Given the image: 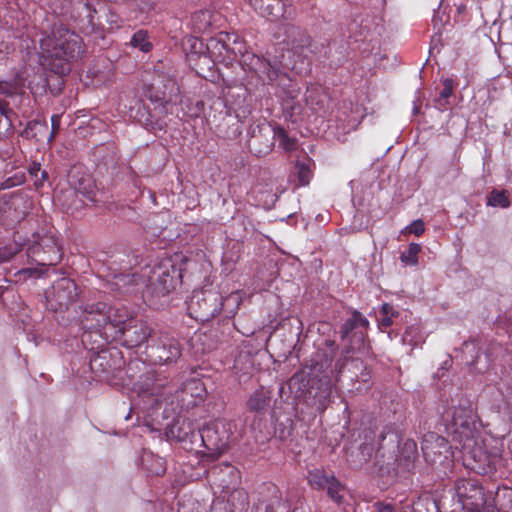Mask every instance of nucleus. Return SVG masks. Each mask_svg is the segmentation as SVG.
Returning a JSON list of instances; mask_svg holds the SVG:
<instances>
[{
  "label": "nucleus",
  "mask_w": 512,
  "mask_h": 512,
  "mask_svg": "<svg viewBox=\"0 0 512 512\" xmlns=\"http://www.w3.org/2000/svg\"><path fill=\"white\" fill-rule=\"evenodd\" d=\"M115 326V341H119L127 348H136L153 338V329L147 321L128 317L126 313L118 310L117 316L113 319Z\"/></svg>",
  "instance_id": "1a4fd4ad"
},
{
  "label": "nucleus",
  "mask_w": 512,
  "mask_h": 512,
  "mask_svg": "<svg viewBox=\"0 0 512 512\" xmlns=\"http://www.w3.org/2000/svg\"><path fill=\"white\" fill-rule=\"evenodd\" d=\"M325 348H319L310 358L305 360L308 364H311L314 369H331L333 359L338 351V344L331 339L324 341Z\"/></svg>",
  "instance_id": "c756f323"
},
{
  "label": "nucleus",
  "mask_w": 512,
  "mask_h": 512,
  "mask_svg": "<svg viewBox=\"0 0 512 512\" xmlns=\"http://www.w3.org/2000/svg\"><path fill=\"white\" fill-rule=\"evenodd\" d=\"M380 315H389L393 318L398 317L399 312L394 309L392 304L384 303L381 306Z\"/></svg>",
  "instance_id": "338daca9"
},
{
  "label": "nucleus",
  "mask_w": 512,
  "mask_h": 512,
  "mask_svg": "<svg viewBox=\"0 0 512 512\" xmlns=\"http://www.w3.org/2000/svg\"><path fill=\"white\" fill-rule=\"evenodd\" d=\"M278 139L280 145L286 151H292L296 148V141L290 138L284 128L277 126L275 127V140Z\"/></svg>",
  "instance_id": "603ef678"
},
{
  "label": "nucleus",
  "mask_w": 512,
  "mask_h": 512,
  "mask_svg": "<svg viewBox=\"0 0 512 512\" xmlns=\"http://www.w3.org/2000/svg\"><path fill=\"white\" fill-rule=\"evenodd\" d=\"M448 449L447 440L435 433L426 435L421 442L423 457L425 461L430 464L437 462Z\"/></svg>",
  "instance_id": "bb28decb"
},
{
  "label": "nucleus",
  "mask_w": 512,
  "mask_h": 512,
  "mask_svg": "<svg viewBox=\"0 0 512 512\" xmlns=\"http://www.w3.org/2000/svg\"><path fill=\"white\" fill-rule=\"evenodd\" d=\"M247 146L257 157L268 155L275 144V127L266 121L253 123L249 126Z\"/></svg>",
  "instance_id": "f3484780"
},
{
  "label": "nucleus",
  "mask_w": 512,
  "mask_h": 512,
  "mask_svg": "<svg viewBox=\"0 0 512 512\" xmlns=\"http://www.w3.org/2000/svg\"><path fill=\"white\" fill-rule=\"evenodd\" d=\"M78 193H81L87 200L94 202L95 201V193L92 189H88L87 187H79L76 190L70 191L67 195L68 198H75L78 196Z\"/></svg>",
  "instance_id": "052dcab7"
},
{
  "label": "nucleus",
  "mask_w": 512,
  "mask_h": 512,
  "mask_svg": "<svg viewBox=\"0 0 512 512\" xmlns=\"http://www.w3.org/2000/svg\"><path fill=\"white\" fill-rule=\"evenodd\" d=\"M325 487L327 488V494L329 495V497L335 501L340 502V500L342 499V496L339 494L341 485L333 475L331 476L329 483H327Z\"/></svg>",
  "instance_id": "4d7b16f0"
},
{
  "label": "nucleus",
  "mask_w": 512,
  "mask_h": 512,
  "mask_svg": "<svg viewBox=\"0 0 512 512\" xmlns=\"http://www.w3.org/2000/svg\"><path fill=\"white\" fill-rule=\"evenodd\" d=\"M147 369L146 364L140 360L130 361L127 366L124 365L123 367L122 382L124 381V376H126L133 385V383L138 380L139 375Z\"/></svg>",
  "instance_id": "79ce46f5"
},
{
  "label": "nucleus",
  "mask_w": 512,
  "mask_h": 512,
  "mask_svg": "<svg viewBox=\"0 0 512 512\" xmlns=\"http://www.w3.org/2000/svg\"><path fill=\"white\" fill-rule=\"evenodd\" d=\"M465 461L467 468L480 475L490 474L496 470L495 456L481 447L471 449L469 455L465 457Z\"/></svg>",
  "instance_id": "a878e982"
},
{
  "label": "nucleus",
  "mask_w": 512,
  "mask_h": 512,
  "mask_svg": "<svg viewBox=\"0 0 512 512\" xmlns=\"http://www.w3.org/2000/svg\"><path fill=\"white\" fill-rule=\"evenodd\" d=\"M189 262L182 254L161 259L150 271L146 292L154 297L168 295L182 282L184 266Z\"/></svg>",
  "instance_id": "39448f33"
},
{
  "label": "nucleus",
  "mask_w": 512,
  "mask_h": 512,
  "mask_svg": "<svg viewBox=\"0 0 512 512\" xmlns=\"http://www.w3.org/2000/svg\"><path fill=\"white\" fill-rule=\"evenodd\" d=\"M282 106L285 118L291 120L292 122H296L295 117L299 116L303 110L301 103L296 101L294 98H288L284 100Z\"/></svg>",
  "instance_id": "09e8293b"
},
{
  "label": "nucleus",
  "mask_w": 512,
  "mask_h": 512,
  "mask_svg": "<svg viewBox=\"0 0 512 512\" xmlns=\"http://www.w3.org/2000/svg\"><path fill=\"white\" fill-rule=\"evenodd\" d=\"M178 92L176 82L164 75H157L151 83L143 86L145 97L154 104V110L162 115H168V105L171 104L173 95Z\"/></svg>",
  "instance_id": "ddd939ff"
},
{
  "label": "nucleus",
  "mask_w": 512,
  "mask_h": 512,
  "mask_svg": "<svg viewBox=\"0 0 512 512\" xmlns=\"http://www.w3.org/2000/svg\"><path fill=\"white\" fill-rule=\"evenodd\" d=\"M130 44L144 53L150 52L153 48L152 43L149 41L148 32L143 29L136 31L132 35Z\"/></svg>",
  "instance_id": "c03bdc74"
},
{
  "label": "nucleus",
  "mask_w": 512,
  "mask_h": 512,
  "mask_svg": "<svg viewBox=\"0 0 512 512\" xmlns=\"http://www.w3.org/2000/svg\"><path fill=\"white\" fill-rule=\"evenodd\" d=\"M271 421L274 423L273 431L269 439L274 436L281 441H285L292 436L294 430V421L291 418H285L284 421H279L275 418V413H271Z\"/></svg>",
  "instance_id": "c9c22d12"
},
{
  "label": "nucleus",
  "mask_w": 512,
  "mask_h": 512,
  "mask_svg": "<svg viewBox=\"0 0 512 512\" xmlns=\"http://www.w3.org/2000/svg\"><path fill=\"white\" fill-rule=\"evenodd\" d=\"M487 205L492 207L508 208L511 205V202L507 191L493 189L487 197Z\"/></svg>",
  "instance_id": "49530a36"
},
{
  "label": "nucleus",
  "mask_w": 512,
  "mask_h": 512,
  "mask_svg": "<svg viewBox=\"0 0 512 512\" xmlns=\"http://www.w3.org/2000/svg\"><path fill=\"white\" fill-rule=\"evenodd\" d=\"M51 73L46 77V85L52 95L56 96L62 92L64 81L63 76H66L71 71V65L67 62L50 63Z\"/></svg>",
  "instance_id": "2f4dec72"
},
{
  "label": "nucleus",
  "mask_w": 512,
  "mask_h": 512,
  "mask_svg": "<svg viewBox=\"0 0 512 512\" xmlns=\"http://www.w3.org/2000/svg\"><path fill=\"white\" fill-rule=\"evenodd\" d=\"M374 446L371 443L364 442L358 447L357 460H353L354 466L357 468L362 467L372 458Z\"/></svg>",
  "instance_id": "8fccbe9b"
},
{
  "label": "nucleus",
  "mask_w": 512,
  "mask_h": 512,
  "mask_svg": "<svg viewBox=\"0 0 512 512\" xmlns=\"http://www.w3.org/2000/svg\"><path fill=\"white\" fill-rule=\"evenodd\" d=\"M455 491L466 512H470L473 506H482L485 504L483 487L476 479L462 478L456 480Z\"/></svg>",
  "instance_id": "4be33fe9"
},
{
  "label": "nucleus",
  "mask_w": 512,
  "mask_h": 512,
  "mask_svg": "<svg viewBox=\"0 0 512 512\" xmlns=\"http://www.w3.org/2000/svg\"><path fill=\"white\" fill-rule=\"evenodd\" d=\"M24 182H25V175L24 174H22V173L21 174H15L14 176L7 178L2 183V188L3 189H9V188H12V187H15V186L22 185Z\"/></svg>",
  "instance_id": "bf43d9fd"
},
{
  "label": "nucleus",
  "mask_w": 512,
  "mask_h": 512,
  "mask_svg": "<svg viewBox=\"0 0 512 512\" xmlns=\"http://www.w3.org/2000/svg\"><path fill=\"white\" fill-rule=\"evenodd\" d=\"M347 361L345 359H337L334 368L330 369L331 374L335 376L337 382H350V392H356L355 387L360 383V373H346Z\"/></svg>",
  "instance_id": "f704fd0d"
},
{
  "label": "nucleus",
  "mask_w": 512,
  "mask_h": 512,
  "mask_svg": "<svg viewBox=\"0 0 512 512\" xmlns=\"http://www.w3.org/2000/svg\"><path fill=\"white\" fill-rule=\"evenodd\" d=\"M421 246L417 243H410L408 249L400 255V260L406 265H416L418 263V254Z\"/></svg>",
  "instance_id": "3c124183"
},
{
  "label": "nucleus",
  "mask_w": 512,
  "mask_h": 512,
  "mask_svg": "<svg viewBox=\"0 0 512 512\" xmlns=\"http://www.w3.org/2000/svg\"><path fill=\"white\" fill-rule=\"evenodd\" d=\"M240 304L237 293H231L227 297L215 288H202L194 290L187 301V310L191 318L206 322L217 315H223L224 319H230Z\"/></svg>",
  "instance_id": "7ed1b4c3"
},
{
  "label": "nucleus",
  "mask_w": 512,
  "mask_h": 512,
  "mask_svg": "<svg viewBox=\"0 0 512 512\" xmlns=\"http://www.w3.org/2000/svg\"><path fill=\"white\" fill-rule=\"evenodd\" d=\"M406 231L408 233H413L416 236H420L425 231L424 222L421 219L414 220L409 226L406 227Z\"/></svg>",
  "instance_id": "680f3d73"
},
{
  "label": "nucleus",
  "mask_w": 512,
  "mask_h": 512,
  "mask_svg": "<svg viewBox=\"0 0 512 512\" xmlns=\"http://www.w3.org/2000/svg\"><path fill=\"white\" fill-rule=\"evenodd\" d=\"M201 426L196 420L179 416L167 426L165 434L169 440L180 443L189 452L200 453Z\"/></svg>",
  "instance_id": "9b49d317"
},
{
  "label": "nucleus",
  "mask_w": 512,
  "mask_h": 512,
  "mask_svg": "<svg viewBox=\"0 0 512 512\" xmlns=\"http://www.w3.org/2000/svg\"><path fill=\"white\" fill-rule=\"evenodd\" d=\"M400 436L391 428H384L378 436L376 457L379 459V465L386 461L385 458L395 455L396 450L399 449Z\"/></svg>",
  "instance_id": "c85d7f7f"
},
{
  "label": "nucleus",
  "mask_w": 512,
  "mask_h": 512,
  "mask_svg": "<svg viewBox=\"0 0 512 512\" xmlns=\"http://www.w3.org/2000/svg\"><path fill=\"white\" fill-rule=\"evenodd\" d=\"M494 503L497 512H512V489L503 488L498 490Z\"/></svg>",
  "instance_id": "a19ab883"
},
{
  "label": "nucleus",
  "mask_w": 512,
  "mask_h": 512,
  "mask_svg": "<svg viewBox=\"0 0 512 512\" xmlns=\"http://www.w3.org/2000/svg\"><path fill=\"white\" fill-rule=\"evenodd\" d=\"M369 321L357 310H353L339 328V336L343 344L341 356L368 358L373 355L367 339Z\"/></svg>",
  "instance_id": "423d86ee"
},
{
  "label": "nucleus",
  "mask_w": 512,
  "mask_h": 512,
  "mask_svg": "<svg viewBox=\"0 0 512 512\" xmlns=\"http://www.w3.org/2000/svg\"><path fill=\"white\" fill-rule=\"evenodd\" d=\"M232 437V424L224 419H216L204 425L200 430V448H205L203 457L218 459L229 448Z\"/></svg>",
  "instance_id": "6e6552de"
},
{
  "label": "nucleus",
  "mask_w": 512,
  "mask_h": 512,
  "mask_svg": "<svg viewBox=\"0 0 512 512\" xmlns=\"http://www.w3.org/2000/svg\"><path fill=\"white\" fill-rule=\"evenodd\" d=\"M249 5L262 17L277 19L285 13L284 0H246Z\"/></svg>",
  "instance_id": "7c9ffc66"
},
{
  "label": "nucleus",
  "mask_w": 512,
  "mask_h": 512,
  "mask_svg": "<svg viewBox=\"0 0 512 512\" xmlns=\"http://www.w3.org/2000/svg\"><path fill=\"white\" fill-rule=\"evenodd\" d=\"M130 111L131 116L149 131H161L167 126L165 121L167 115L158 114L155 110L152 112L142 101H138Z\"/></svg>",
  "instance_id": "393cba45"
},
{
  "label": "nucleus",
  "mask_w": 512,
  "mask_h": 512,
  "mask_svg": "<svg viewBox=\"0 0 512 512\" xmlns=\"http://www.w3.org/2000/svg\"><path fill=\"white\" fill-rule=\"evenodd\" d=\"M338 359H345L347 361L346 373H360L364 370V358L340 356Z\"/></svg>",
  "instance_id": "864d4df0"
},
{
  "label": "nucleus",
  "mask_w": 512,
  "mask_h": 512,
  "mask_svg": "<svg viewBox=\"0 0 512 512\" xmlns=\"http://www.w3.org/2000/svg\"><path fill=\"white\" fill-rule=\"evenodd\" d=\"M48 132L47 121L31 120L20 133V136L26 139L40 141Z\"/></svg>",
  "instance_id": "e433bc0d"
},
{
  "label": "nucleus",
  "mask_w": 512,
  "mask_h": 512,
  "mask_svg": "<svg viewBox=\"0 0 512 512\" xmlns=\"http://www.w3.org/2000/svg\"><path fill=\"white\" fill-rule=\"evenodd\" d=\"M330 369L317 370L308 362L302 364V371L295 373L287 382L289 393L311 407L315 412L323 413L332 402L334 384Z\"/></svg>",
  "instance_id": "f03ea898"
},
{
  "label": "nucleus",
  "mask_w": 512,
  "mask_h": 512,
  "mask_svg": "<svg viewBox=\"0 0 512 512\" xmlns=\"http://www.w3.org/2000/svg\"><path fill=\"white\" fill-rule=\"evenodd\" d=\"M206 50L214 55L215 59L222 57L221 61H238L243 70L254 74L263 83L271 84L280 75H286L287 70L295 69L285 60L283 49L275 54L267 52L266 56H259L246 49L245 43L236 35L220 32L217 37L210 38Z\"/></svg>",
  "instance_id": "f257e3e1"
},
{
  "label": "nucleus",
  "mask_w": 512,
  "mask_h": 512,
  "mask_svg": "<svg viewBox=\"0 0 512 512\" xmlns=\"http://www.w3.org/2000/svg\"><path fill=\"white\" fill-rule=\"evenodd\" d=\"M18 85L15 80H0V94L11 97L17 93Z\"/></svg>",
  "instance_id": "13d9d810"
},
{
  "label": "nucleus",
  "mask_w": 512,
  "mask_h": 512,
  "mask_svg": "<svg viewBox=\"0 0 512 512\" xmlns=\"http://www.w3.org/2000/svg\"><path fill=\"white\" fill-rule=\"evenodd\" d=\"M35 239L28 248L31 256H36V261L41 265H55L60 262V246L53 235H34Z\"/></svg>",
  "instance_id": "aec40b11"
},
{
  "label": "nucleus",
  "mask_w": 512,
  "mask_h": 512,
  "mask_svg": "<svg viewBox=\"0 0 512 512\" xmlns=\"http://www.w3.org/2000/svg\"><path fill=\"white\" fill-rule=\"evenodd\" d=\"M79 29L90 34L99 29V24L95 22L96 9L89 2H82L77 7Z\"/></svg>",
  "instance_id": "473e14b6"
},
{
  "label": "nucleus",
  "mask_w": 512,
  "mask_h": 512,
  "mask_svg": "<svg viewBox=\"0 0 512 512\" xmlns=\"http://www.w3.org/2000/svg\"><path fill=\"white\" fill-rule=\"evenodd\" d=\"M331 476L326 475L323 471L316 470L309 474V482L311 485L317 488H325L326 484L329 483Z\"/></svg>",
  "instance_id": "5fc2aeb1"
},
{
  "label": "nucleus",
  "mask_w": 512,
  "mask_h": 512,
  "mask_svg": "<svg viewBox=\"0 0 512 512\" xmlns=\"http://www.w3.org/2000/svg\"><path fill=\"white\" fill-rule=\"evenodd\" d=\"M183 51L186 54V61L192 54H200L206 50V45L197 37L189 36L184 38L182 42Z\"/></svg>",
  "instance_id": "37998d69"
},
{
  "label": "nucleus",
  "mask_w": 512,
  "mask_h": 512,
  "mask_svg": "<svg viewBox=\"0 0 512 512\" xmlns=\"http://www.w3.org/2000/svg\"><path fill=\"white\" fill-rule=\"evenodd\" d=\"M413 512H440L438 502L432 496L420 497L412 506Z\"/></svg>",
  "instance_id": "a18cd8bd"
},
{
  "label": "nucleus",
  "mask_w": 512,
  "mask_h": 512,
  "mask_svg": "<svg viewBox=\"0 0 512 512\" xmlns=\"http://www.w3.org/2000/svg\"><path fill=\"white\" fill-rule=\"evenodd\" d=\"M493 344L485 345L478 338L471 337L464 341L459 352L462 361L476 373H485L494 362Z\"/></svg>",
  "instance_id": "f8f14e48"
},
{
  "label": "nucleus",
  "mask_w": 512,
  "mask_h": 512,
  "mask_svg": "<svg viewBox=\"0 0 512 512\" xmlns=\"http://www.w3.org/2000/svg\"><path fill=\"white\" fill-rule=\"evenodd\" d=\"M81 310L80 325L83 330L95 329L113 324V319L116 318L118 310L116 308L108 307L104 302H97L79 306Z\"/></svg>",
  "instance_id": "6ab92c4d"
},
{
  "label": "nucleus",
  "mask_w": 512,
  "mask_h": 512,
  "mask_svg": "<svg viewBox=\"0 0 512 512\" xmlns=\"http://www.w3.org/2000/svg\"><path fill=\"white\" fill-rule=\"evenodd\" d=\"M373 512H396V507L391 503L376 502Z\"/></svg>",
  "instance_id": "0e129e2a"
},
{
  "label": "nucleus",
  "mask_w": 512,
  "mask_h": 512,
  "mask_svg": "<svg viewBox=\"0 0 512 512\" xmlns=\"http://www.w3.org/2000/svg\"><path fill=\"white\" fill-rule=\"evenodd\" d=\"M312 166H314V161L307 156L296 161L295 174L297 175L299 185L306 186L310 183L313 176Z\"/></svg>",
  "instance_id": "4c0bfd02"
},
{
  "label": "nucleus",
  "mask_w": 512,
  "mask_h": 512,
  "mask_svg": "<svg viewBox=\"0 0 512 512\" xmlns=\"http://www.w3.org/2000/svg\"><path fill=\"white\" fill-rule=\"evenodd\" d=\"M220 13L203 9L196 11L191 18V24L194 32L205 34L219 28L222 22Z\"/></svg>",
  "instance_id": "cd10ccee"
},
{
  "label": "nucleus",
  "mask_w": 512,
  "mask_h": 512,
  "mask_svg": "<svg viewBox=\"0 0 512 512\" xmlns=\"http://www.w3.org/2000/svg\"><path fill=\"white\" fill-rule=\"evenodd\" d=\"M125 360L116 347L106 348L90 355L89 367L98 381L111 386L122 384Z\"/></svg>",
  "instance_id": "0eeeda50"
},
{
  "label": "nucleus",
  "mask_w": 512,
  "mask_h": 512,
  "mask_svg": "<svg viewBox=\"0 0 512 512\" xmlns=\"http://www.w3.org/2000/svg\"><path fill=\"white\" fill-rule=\"evenodd\" d=\"M61 32L62 30L59 31L60 37L55 40L51 57L54 58L53 62H67L70 65L71 61L77 60L84 53L83 40L68 29Z\"/></svg>",
  "instance_id": "a211bd4d"
},
{
  "label": "nucleus",
  "mask_w": 512,
  "mask_h": 512,
  "mask_svg": "<svg viewBox=\"0 0 512 512\" xmlns=\"http://www.w3.org/2000/svg\"><path fill=\"white\" fill-rule=\"evenodd\" d=\"M273 36L278 44L292 49L308 48L311 44V37L304 29L288 22L279 23Z\"/></svg>",
  "instance_id": "412c9836"
},
{
  "label": "nucleus",
  "mask_w": 512,
  "mask_h": 512,
  "mask_svg": "<svg viewBox=\"0 0 512 512\" xmlns=\"http://www.w3.org/2000/svg\"><path fill=\"white\" fill-rule=\"evenodd\" d=\"M149 471L157 476L163 475L166 471V468L164 467V462L161 458L156 459V467L150 468Z\"/></svg>",
  "instance_id": "774afa93"
},
{
  "label": "nucleus",
  "mask_w": 512,
  "mask_h": 512,
  "mask_svg": "<svg viewBox=\"0 0 512 512\" xmlns=\"http://www.w3.org/2000/svg\"><path fill=\"white\" fill-rule=\"evenodd\" d=\"M276 401L273 391L269 387L260 386L249 394L245 402L246 411L254 415L252 429L261 434L259 441L262 443L269 440L271 435V428L263 424L262 421L268 414L271 416V413H274L273 408Z\"/></svg>",
  "instance_id": "9d476101"
},
{
  "label": "nucleus",
  "mask_w": 512,
  "mask_h": 512,
  "mask_svg": "<svg viewBox=\"0 0 512 512\" xmlns=\"http://www.w3.org/2000/svg\"><path fill=\"white\" fill-rule=\"evenodd\" d=\"M264 512H290L288 502L282 499L276 487L273 488L269 500L264 503Z\"/></svg>",
  "instance_id": "ea45409f"
},
{
  "label": "nucleus",
  "mask_w": 512,
  "mask_h": 512,
  "mask_svg": "<svg viewBox=\"0 0 512 512\" xmlns=\"http://www.w3.org/2000/svg\"><path fill=\"white\" fill-rule=\"evenodd\" d=\"M188 65L193 69L197 75L206 77V72H211L213 67L215 66L214 55L205 50L204 52L196 55L192 54L188 58Z\"/></svg>",
  "instance_id": "72a5a7b5"
},
{
  "label": "nucleus",
  "mask_w": 512,
  "mask_h": 512,
  "mask_svg": "<svg viewBox=\"0 0 512 512\" xmlns=\"http://www.w3.org/2000/svg\"><path fill=\"white\" fill-rule=\"evenodd\" d=\"M183 346L180 341L168 334H162L147 346V356L154 364L170 365L182 356Z\"/></svg>",
  "instance_id": "dca6fc26"
},
{
  "label": "nucleus",
  "mask_w": 512,
  "mask_h": 512,
  "mask_svg": "<svg viewBox=\"0 0 512 512\" xmlns=\"http://www.w3.org/2000/svg\"><path fill=\"white\" fill-rule=\"evenodd\" d=\"M79 295L80 289L74 280L61 278L45 294L47 309L53 312H62L76 302Z\"/></svg>",
  "instance_id": "2eb2a0df"
},
{
  "label": "nucleus",
  "mask_w": 512,
  "mask_h": 512,
  "mask_svg": "<svg viewBox=\"0 0 512 512\" xmlns=\"http://www.w3.org/2000/svg\"><path fill=\"white\" fill-rule=\"evenodd\" d=\"M480 420L475 403L465 395L459 397L445 417V429L453 441L463 443L473 441L479 433Z\"/></svg>",
  "instance_id": "20e7f679"
},
{
  "label": "nucleus",
  "mask_w": 512,
  "mask_h": 512,
  "mask_svg": "<svg viewBox=\"0 0 512 512\" xmlns=\"http://www.w3.org/2000/svg\"><path fill=\"white\" fill-rule=\"evenodd\" d=\"M418 457L417 443L412 439H407L395 455L387 457L379 467L381 476L396 478L400 472H409L414 467V462Z\"/></svg>",
  "instance_id": "4468645a"
},
{
  "label": "nucleus",
  "mask_w": 512,
  "mask_h": 512,
  "mask_svg": "<svg viewBox=\"0 0 512 512\" xmlns=\"http://www.w3.org/2000/svg\"><path fill=\"white\" fill-rule=\"evenodd\" d=\"M183 393L191 395L195 394L196 401L195 404H198L199 402H203L206 396V390L204 388V385L199 380H190L185 383Z\"/></svg>",
  "instance_id": "de8ad7c7"
},
{
  "label": "nucleus",
  "mask_w": 512,
  "mask_h": 512,
  "mask_svg": "<svg viewBox=\"0 0 512 512\" xmlns=\"http://www.w3.org/2000/svg\"><path fill=\"white\" fill-rule=\"evenodd\" d=\"M360 383L357 387H355V390L357 393H362L368 390L370 387V380H371V371L368 368V366L364 363V370L360 372L359 375Z\"/></svg>",
  "instance_id": "6e6d98bb"
},
{
  "label": "nucleus",
  "mask_w": 512,
  "mask_h": 512,
  "mask_svg": "<svg viewBox=\"0 0 512 512\" xmlns=\"http://www.w3.org/2000/svg\"><path fill=\"white\" fill-rule=\"evenodd\" d=\"M115 340V326H113V324H108L95 329L83 330L81 337V342L90 352V355L97 351L110 348L108 346L109 342Z\"/></svg>",
  "instance_id": "b1692460"
},
{
  "label": "nucleus",
  "mask_w": 512,
  "mask_h": 512,
  "mask_svg": "<svg viewBox=\"0 0 512 512\" xmlns=\"http://www.w3.org/2000/svg\"><path fill=\"white\" fill-rule=\"evenodd\" d=\"M14 50L13 46L7 42H0V64H5L11 52Z\"/></svg>",
  "instance_id": "e2e57ef3"
},
{
  "label": "nucleus",
  "mask_w": 512,
  "mask_h": 512,
  "mask_svg": "<svg viewBox=\"0 0 512 512\" xmlns=\"http://www.w3.org/2000/svg\"><path fill=\"white\" fill-rule=\"evenodd\" d=\"M170 381L163 373L148 368L141 373L138 380L133 383L134 388L143 396H162L165 394Z\"/></svg>",
  "instance_id": "5701e85b"
},
{
  "label": "nucleus",
  "mask_w": 512,
  "mask_h": 512,
  "mask_svg": "<svg viewBox=\"0 0 512 512\" xmlns=\"http://www.w3.org/2000/svg\"><path fill=\"white\" fill-rule=\"evenodd\" d=\"M441 83L443 88L440 90L438 96L435 98L436 105L439 109H446L449 104V98L452 96L453 91L457 84L452 78H442Z\"/></svg>",
  "instance_id": "58836bf2"
},
{
  "label": "nucleus",
  "mask_w": 512,
  "mask_h": 512,
  "mask_svg": "<svg viewBox=\"0 0 512 512\" xmlns=\"http://www.w3.org/2000/svg\"><path fill=\"white\" fill-rule=\"evenodd\" d=\"M105 18H106V21L110 24L111 28H113L114 26L115 27H119V21H120V18L119 16L113 12L112 10L108 9L106 12H105Z\"/></svg>",
  "instance_id": "69168bd1"
}]
</instances>
